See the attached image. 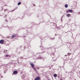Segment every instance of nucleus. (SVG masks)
Here are the masks:
<instances>
[{"label":"nucleus","instance_id":"obj_3","mask_svg":"<svg viewBox=\"0 0 80 80\" xmlns=\"http://www.w3.org/2000/svg\"><path fill=\"white\" fill-rule=\"evenodd\" d=\"M0 43L2 44L4 43V41L3 40H1L0 41Z\"/></svg>","mask_w":80,"mask_h":80},{"label":"nucleus","instance_id":"obj_2","mask_svg":"<svg viewBox=\"0 0 80 80\" xmlns=\"http://www.w3.org/2000/svg\"><path fill=\"white\" fill-rule=\"evenodd\" d=\"M40 78L39 77H38L37 78H35L34 80H40Z\"/></svg>","mask_w":80,"mask_h":80},{"label":"nucleus","instance_id":"obj_15","mask_svg":"<svg viewBox=\"0 0 80 80\" xmlns=\"http://www.w3.org/2000/svg\"><path fill=\"white\" fill-rule=\"evenodd\" d=\"M50 39L52 40H54L55 39V38H51Z\"/></svg>","mask_w":80,"mask_h":80},{"label":"nucleus","instance_id":"obj_5","mask_svg":"<svg viewBox=\"0 0 80 80\" xmlns=\"http://www.w3.org/2000/svg\"><path fill=\"white\" fill-rule=\"evenodd\" d=\"M70 16H71V14H67V16L68 17H70Z\"/></svg>","mask_w":80,"mask_h":80},{"label":"nucleus","instance_id":"obj_1","mask_svg":"<svg viewBox=\"0 0 80 80\" xmlns=\"http://www.w3.org/2000/svg\"><path fill=\"white\" fill-rule=\"evenodd\" d=\"M51 57H52V58H53V60L54 61H55V60H56V58H55V55H54L53 53L51 54Z\"/></svg>","mask_w":80,"mask_h":80},{"label":"nucleus","instance_id":"obj_7","mask_svg":"<svg viewBox=\"0 0 80 80\" xmlns=\"http://www.w3.org/2000/svg\"><path fill=\"white\" fill-rule=\"evenodd\" d=\"M5 57H11V56L9 55H6L5 56Z\"/></svg>","mask_w":80,"mask_h":80},{"label":"nucleus","instance_id":"obj_16","mask_svg":"<svg viewBox=\"0 0 80 80\" xmlns=\"http://www.w3.org/2000/svg\"><path fill=\"white\" fill-rule=\"evenodd\" d=\"M66 13H69V12L68 11V10H67V11H66Z\"/></svg>","mask_w":80,"mask_h":80},{"label":"nucleus","instance_id":"obj_22","mask_svg":"<svg viewBox=\"0 0 80 80\" xmlns=\"http://www.w3.org/2000/svg\"><path fill=\"white\" fill-rule=\"evenodd\" d=\"M5 52V51H3V52Z\"/></svg>","mask_w":80,"mask_h":80},{"label":"nucleus","instance_id":"obj_8","mask_svg":"<svg viewBox=\"0 0 80 80\" xmlns=\"http://www.w3.org/2000/svg\"><path fill=\"white\" fill-rule=\"evenodd\" d=\"M13 74H17V71H15L13 72Z\"/></svg>","mask_w":80,"mask_h":80},{"label":"nucleus","instance_id":"obj_21","mask_svg":"<svg viewBox=\"0 0 80 80\" xmlns=\"http://www.w3.org/2000/svg\"><path fill=\"white\" fill-rule=\"evenodd\" d=\"M65 56L66 57H67V55H65Z\"/></svg>","mask_w":80,"mask_h":80},{"label":"nucleus","instance_id":"obj_14","mask_svg":"<svg viewBox=\"0 0 80 80\" xmlns=\"http://www.w3.org/2000/svg\"><path fill=\"white\" fill-rule=\"evenodd\" d=\"M71 55V53H68V55L69 56V55Z\"/></svg>","mask_w":80,"mask_h":80},{"label":"nucleus","instance_id":"obj_24","mask_svg":"<svg viewBox=\"0 0 80 80\" xmlns=\"http://www.w3.org/2000/svg\"><path fill=\"white\" fill-rule=\"evenodd\" d=\"M66 73H67V72H66Z\"/></svg>","mask_w":80,"mask_h":80},{"label":"nucleus","instance_id":"obj_11","mask_svg":"<svg viewBox=\"0 0 80 80\" xmlns=\"http://www.w3.org/2000/svg\"><path fill=\"white\" fill-rule=\"evenodd\" d=\"M31 65L32 67H34V65L33 63H31Z\"/></svg>","mask_w":80,"mask_h":80},{"label":"nucleus","instance_id":"obj_9","mask_svg":"<svg viewBox=\"0 0 80 80\" xmlns=\"http://www.w3.org/2000/svg\"><path fill=\"white\" fill-rule=\"evenodd\" d=\"M53 76L54 77L56 78L57 77V74H54L53 75Z\"/></svg>","mask_w":80,"mask_h":80},{"label":"nucleus","instance_id":"obj_18","mask_svg":"<svg viewBox=\"0 0 80 80\" xmlns=\"http://www.w3.org/2000/svg\"><path fill=\"white\" fill-rule=\"evenodd\" d=\"M7 15H5V16H4L5 17H7Z\"/></svg>","mask_w":80,"mask_h":80},{"label":"nucleus","instance_id":"obj_23","mask_svg":"<svg viewBox=\"0 0 80 80\" xmlns=\"http://www.w3.org/2000/svg\"><path fill=\"white\" fill-rule=\"evenodd\" d=\"M6 51V52H7V50Z\"/></svg>","mask_w":80,"mask_h":80},{"label":"nucleus","instance_id":"obj_10","mask_svg":"<svg viewBox=\"0 0 80 80\" xmlns=\"http://www.w3.org/2000/svg\"><path fill=\"white\" fill-rule=\"evenodd\" d=\"M33 69H34V70H35V72H37V69H36V68L35 67L33 68Z\"/></svg>","mask_w":80,"mask_h":80},{"label":"nucleus","instance_id":"obj_6","mask_svg":"<svg viewBox=\"0 0 80 80\" xmlns=\"http://www.w3.org/2000/svg\"><path fill=\"white\" fill-rule=\"evenodd\" d=\"M16 37V34H15L14 35H12L11 36V38H14V37Z\"/></svg>","mask_w":80,"mask_h":80},{"label":"nucleus","instance_id":"obj_20","mask_svg":"<svg viewBox=\"0 0 80 80\" xmlns=\"http://www.w3.org/2000/svg\"><path fill=\"white\" fill-rule=\"evenodd\" d=\"M34 6H35V4H34Z\"/></svg>","mask_w":80,"mask_h":80},{"label":"nucleus","instance_id":"obj_19","mask_svg":"<svg viewBox=\"0 0 80 80\" xmlns=\"http://www.w3.org/2000/svg\"><path fill=\"white\" fill-rule=\"evenodd\" d=\"M57 35L56 34H55V36H57Z\"/></svg>","mask_w":80,"mask_h":80},{"label":"nucleus","instance_id":"obj_4","mask_svg":"<svg viewBox=\"0 0 80 80\" xmlns=\"http://www.w3.org/2000/svg\"><path fill=\"white\" fill-rule=\"evenodd\" d=\"M68 12H70V13H72V12H73V10H71V9H68Z\"/></svg>","mask_w":80,"mask_h":80},{"label":"nucleus","instance_id":"obj_13","mask_svg":"<svg viewBox=\"0 0 80 80\" xmlns=\"http://www.w3.org/2000/svg\"><path fill=\"white\" fill-rule=\"evenodd\" d=\"M20 4H21V2H19L18 3V5H20Z\"/></svg>","mask_w":80,"mask_h":80},{"label":"nucleus","instance_id":"obj_12","mask_svg":"<svg viewBox=\"0 0 80 80\" xmlns=\"http://www.w3.org/2000/svg\"><path fill=\"white\" fill-rule=\"evenodd\" d=\"M65 8H67V7H68V4H65Z\"/></svg>","mask_w":80,"mask_h":80},{"label":"nucleus","instance_id":"obj_17","mask_svg":"<svg viewBox=\"0 0 80 80\" xmlns=\"http://www.w3.org/2000/svg\"><path fill=\"white\" fill-rule=\"evenodd\" d=\"M62 17H63V16H62ZM62 18H61V20L62 22V18H62Z\"/></svg>","mask_w":80,"mask_h":80}]
</instances>
